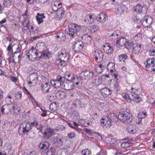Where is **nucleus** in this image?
Returning <instances> with one entry per match:
<instances>
[{
	"instance_id": "nucleus-20",
	"label": "nucleus",
	"mask_w": 155,
	"mask_h": 155,
	"mask_svg": "<svg viewBox=\"0 0 155 155\" xmlns=\"http://www.w3.org/2000/svg\"><path fill=\"white\" fill-rule=\"evenodd\" d=\"M77 77L75 76L73 74L66 73L65 74L64 78L67 81L71 82H73Z\"/></svg>"
},
{
	"instance_id": "nucleus-35",
	"label": "nucleus",
	"mask_w": 155,
	"mask_h": 155,
	"mask_svg": "<svg viewBox=\"0 0 155 155\" xmlns=\"http://www.w3.org/2000/svg\"><path fill=\"white\" fill-rule=\"evenodd\" d=\"M127 130L132 134L135 133L136 131L135 127L132 125H130L127 127Z\"/></svg>"
},
{
	"instance_id": "nucleus-13",
	"label": "nucleus",
	"mask_w": 155,
	"mask_h": 155,
	"mask_svg": "<svg viewBox=\"0 0 155 155\" xmlns=\"http://www.w3.org/2000/svg\"><path fill=\"white\" fill-rule=\"evenodd\" d=\"M94 75V73L92 71L86 70L82 71L81 73V78H84L85 79H90L92 78Z\"/></svg>"
},
{
	"instance_id": "nucleus-37",
	"label": "nucleus",
	"mask_w": 155,
	"mask_h": 155,
	"mask_svg": "<svg viewBox=\"0 0 155 155\" xmlns=\"http://www.w3.org/2000/svg\"><path fill=\"white\" fill-rule=\"evenodd\" d=\"M45 18L43 14L39 15L38 14V16L36 17V19L38 24H40L43 21V18Z\"/></svg>"
},
{
	"instance_id": "nucleus-11",
	"label": "nucleus",
	"mask_w": 155,
	"mask_h": 155,
	"mask_svg": "<svg viewBox=\"0 0 155 155\" xmlns=\"http://www.w3.org/2000/svg\"><path fill=\"white\" fill-rule=\"evenodd\" d=\"M58 55L59 59L65 62L67 61L69 59L68 54L64 50H62L59 52Z\"/></svg>"
},
{
	"instance_id": "nucleus-41",
	"label": "nucleus",
	"mask_w": 155,
	"mask_h": 155,
	"mask_svg": "<svg viewBox=\"0 0 155 155\" xmlns=\"http://www.w3.org/2000/svg\"><path fill=\"white\" fill-rule=\"evenodd\" d=\"M133 145L132 143L124 142L121 143V146L122 148H127L130 146H131Z\"/></svg>"
},
{
	"instance_id": "nucleus-27",
	"label": "nucleus",
	"mask_w": 155,
	"mask_h": 155,
	"mask_svg": "<svg viewBox=\"0 0 155 155\" xmlns=\"http://www.w3.org/2000/svg\"><path fill=\"white\" fill-rule=\"evenodd\" d=\"M83 41L85 44H90L91 43V38L88 34L84 35L82 37Z\"/></svg>"
},
{
	"instance_id": "nucleus-53",
	"label": "nucleus",
	"mask_w": 155,
	"mask_h": 155,
	"mask_svg": "<svg viewBox=\"0 0 155 155\" xmlns=\"http://www.w3.org/2000/svg\"><path fill=\"white\" fill-rule=\"evenodd\" d=\"M73 115L74 116V117L75 119H78L80 117V115L76 111H74L73 112Z\"/></svg>"
},
{
	"instance_id": "nucleus-63",
	"label": "nucleus",
	"mask_w": 155,
	"mask_h": 155,
	"mask_svg": "<svg viewBox=\"0 0 155 155\" xmlns=\"http://www.w3.org/2000/svg\"><path fill=\"white\" fill-rule=\"evenodd\" d=\"M63 33H58L56 35V37L58 38H60L61 39L63 36Z\"/></svg>"
},
{
	"instance_id": "nucleus-16",
	"label": "nucleus",
	"mask_w": 155,
	"mask_h": 155,
	"mask_svg": "<svg viewBox=\"0 0 155 155\" xmlns=\"http://www.w3.org/2000/svg\"><path fill=\"white\" fill-rule=\"evenodd\" d=\"M103 49L104 52L108 54H111L113 52V49L111 45L108 43H105L103 45Z\"/></svg>"
},
{
	"instance_id": "nucleus-54",
	"label": "nucleus",
	"mask_w": 155,
	"mask_h": 155,
	"mask_svg": "<svg viewBox=\"0 0 155 155\" xmlns=\"http://www.w3.org/2000/svg\"><path fill=\"white\" fill-rule=\"evenodd\" d=\"M54 150V149L53 148H50L46 152V155H53Z\"/></svg>"
},
{
	"instance_id": "nucleus-47",
	"label": "nucleus",
	"mask_w": 155,
	"mask_h": 155,
	"mask_svg": "<svg viewBox=\"0 0 155 155\" xmlns=\"http://www.w3.org/2000/svg\"><path fill=\"white\" fill-rule=\"evenodd\" d=\"M81 152L83 155H89L91 153V152L90 150L86 149L83 150Z\"/></svg>"
},
{
	"instance_id": "nucleus-52",
	"label": "nucleus",
	"mask_w": 155,
	"mask_h": 155,
	"mask_svg": "<svg viewBox=\"0 0 155 155\" xmlns=\"http://www.w3.org/2000/svg\"><path fill=\"white\" fill-rule=\"evenodd\" d=\"M12 47L14 48L16 50V51H15L14 52V54L19 53L20 51V50L18 45H13L12 46Z\"/></svg>"
},
{
	"instance_id": "nucleus-15",
	"label": "nucleus",
	"mask_w": 155,
	"mask_h": 155,
	"mask_svg": "<svg viewBox=\"0 0 155 155\" xmlns=\"http://www.w3.org/2000/svg\"><path fill=\"white\" fill-rule=\"evenodd\" d=\"M107 19V17L105 13H101L97 16V21L98 23L102 24Z\"/></svg>"
},
{
	"instance_id": "nucleus-18",
	"label": "nucleus",
	"mask_w": 155,
	"mask_h": 155,
	"mask_svg": "<svg viewBox=\"0 0 155 155\" xmlns=\"http://www.w3.org/2000/svg\"><path fill=\"white\" fill-rule=\"evenodd\" d=\"M129 99L130 100H132L135 103H138L140 102L141 100V98L140 97L133 93H130Z\"/></svg>"
},
{
	"instance_id": "nucleus-4",
	"label": "nucleus",
	"mask_w": 155,
	"mask_h": 155,
	"mask_svg": "<svg viewBox=\"0 0 155 155\" xmlns=\"http://www.w3.org/2000/svg\"><path fill=\"white\" fill-rule=\"evenodd\" d=\"M64 81V77L60 75H58L55 79H51L50 81V84L52 86L56 88H58L62 86V84Z\"/></svg>"
},
{
	"instance_id": "nucleus-2",
	"label": "nucleus",
	"mask_w": 155,
	"mask_h": 155,
	"mask_svg": "<svg viewBox=\"0 0 155 155\" xmlns=\"http://www.w3.org/2000/svg\"><path fill=\"white\" fill-rule=\"evenodd\" d=\"M118 117L120 120L124 123H129L132 121V116L129 113L126 111L120 112Z\"/></svg>"
},
{
	"instance_id": "nucleus-34",
	"label": "nucleus",
	"mask_w": 155,
	"mask_h": 155,
	"mask_svg": "<svg viewBox=\"0 0 155 155\" xmlns=\"http://www.w3.org/2000/svg\"><path fill=\"white\" fill-rule=\"evenodd\" d=\"M93 83L95 85H98L101 84V81L100 78L98 76H96L92 81Z\"/></svg>"
},
{
	"instance_id": "nucleus-14",
	"label": "nucleus",
	"mask_w": 155,
	"mask_h": 155,
	"mask_svg": "<svg viewBox=\"0 0 155 155\" xmlns=\"http://www.w3.org/2000/svg\"><path fill=\"white\" fill-rule=\"evenodd\" d=\"M153 19L150 16H145L143 19L142 24L144 27H147L149 26L152 22Z\"/></svg>"
},
{
	"instance_id": "nucleus-57",
	"label": "nucleus",
	"mask_w": 155,
	"mask_h": 155,
	"mask_svg": "<svg viewBox=\"0 0 155 155\" xmlns=\"http://www.w3.org/2000/svg\"><path fill=\"white\" fill-rule=\"evenodd\" d=\"M122 96L125 99H126L128 98H129V97L130 95V93L128 95L126 93H123L122 94Z\"/></svg>"
},
{
	"instance_id": "nucleus-31",
	"label": "nucleus",
	"mask_w": 155,
	"mask_h": 155,
	"mask_svg": "<svg viewBox=\"0 0 155 155\" xmlns=\"http://www.w3.org/2000/svg\"><path fill=\"white\" fill-rule=\"evenodd\" d=\"M98 107L101 110H104V111H106L108 110V106L103 103H101Z\"/></svg>"
},
{
	"instance_id": "nucleus-6",
	"label": "nucleus",
	"mask_w": 155,
	"mask_h": 155,
	"mask_svg": "<svg viewBox=\"0 0 155 155\" xmlns=\"http://www.w3.org/2000/svg\"><path fill=\"white\" fill-rule=\"evenodd\" d=\"M28 121L22 123L18 128V131L19 134H25L27 133L31 129Z\"/></svg>"
},
{
	"instance_id": "nucleus-38",
	"label": "nucleus",
	"mask_w": 155,
	"mask_h": 155,
	"mask_svg": "<svg viewBox=\"0 0 155 155\" xmlns=\"http://www.w3.org/2000/svg\"><path fill=\"white\" fill-rule=\"evenodd\" d=\"M65 93L62 91H59L56 94V96L59 97V99H64L65 97Z\"/></svg>"
},
{
	"instance_id": "nucleus-59",
	"label": "nucleus",
	"mask_w": 155,
	"mask_h": 155,
	"mask_svg": "<svg viewBox=\"0 0 155 155\" xmlns=\"http://www.w3.org/2000/svg\"><path fill=\"white\" fill-rule=\"evenodd\" d=\"M7 49L8 51V53H14L13 52L12 48L11 47V45H9L8 46Z\"/></svg>"
},
{
	"instance_id": "nucleus-32",
	"label": "nucleus",
	"mask_w": 155,
	"mask_h": 155,
	"mask_svg": "<svg viewBox=\"0 0 155 155\" xmlns=\"http://www.w3.org/2000/svg\"><path fill=\"white\" fill-rule=\"evenodd\" d=\"M134 44L135 43H133L130 41H127L125 46L127 49L132 50Z\"/></svg>"
},
{
	"instance_id": "nucleus-62",
	"label": "nucleus",
	"mask_w": 155,
	"mask_h": 155,
	"mask_svg": "<svg viewBox=\"0 0 155 155\" xmlns=\"http://www.w3.org/2000/svg\"><path fill=\"white\" fill-rule=\"evenodd\" d=\"M149 54L150 55L153 56L155 55V49H153L150 51Z\"/></svg>"
},
{
	"instance_id": "nucleus-5",
	"label": "nucleus",
	"mask_w": 155,
	"mask_h": 155,
	"mask_svg": "<svg viewBox=\"0 0 155 155\" xmlns=\"http://www.w3.org/2000/svg\"><path fill=\"white\" fill-rule=\"evenodd\" d=\"M147 9V6L143 4H137L134 8V10L137 14L141 15L145 14Z\"/></svg>"
},
{
	"instance_id": "nucleus-3",
	"label": "nucleus",
	"mask_w": 155,
	"mask_h": 155,
	"mask_svg": "<svg viewBox=\"0 0 155 155\" xmlns=\"http://www.w3.org/2000/svg\"><path fill=\"white\" fill-rule=\"evenodd\" d=\"M68 28L69 35L72 38H74L77 35V32L81 29V26L76 24H71L68 25Z\"/></svg>"
},
{
	"instance_id": "nucleus-46",
	"label": "nucleus",
	"mask_w": 155,
	"mask_h": 155,
	"mask_svg": "<svg viewBox=\"0 0 155 155\" xmlns=\"http://www.w3.org/2000/svg\"><path fill=\"white\" fill-rule=\"evenodd\" d=\"M55 63L59 66H64L65 65V62L60 59L56 60Z\"/></svg>"
},
{
	"instance_id": "nucleus-36",
	"label": "nucleus",
	"mask_w": 155,
	"mask_h": 155,
	"mask_svg": "<svg viewBox=\"0 0 155 155\" xmlns=\"http://www.w3.org/2000/svg\"><path fill=\"white\" fill-rule=\"evenodd\" d=\"M20 110V109L18 108L17 105H15L12 107L11 112H13L14 114H17L19 113Z\"/></svg>"
},
{
	"instance_id": "nucleus-21",
	"label": "nucleus",
	"mask_w": 155,
	"mask_h": 155,
	"mask_svg": "<svg viewBox=\"0 0 155 155\" xmlns=\"http://www.w3.org/2000/svg\"><path fill=\"white\" fill-rule=\"evenodd\" d=\"M53 130L50 129H46L43 133V135L45 138L47 139L50 138L53 134Z\"/></svg>"
},
{
	"instance_id": "nucleus-7",
	"label": "nucleus",
	"mask_w": 155,
	"mask_h": 155,
	"mask_svg": "<svg viewBox=\"0 0 155 155\" xmlns=\"http://www.w3.org/2000/svg\"><path fill=\"white\" fill-rule=\"evenodd\" d=\"M145 64L147 70L150 71H155V58L147 59Z\"/></svg>"
},
{
	"instance_id": "nucleus-44",
	"label": "nucleus",
	"mask_w": 155,
	"mask_h": 155,
	"mask_svg": "<svg viewBox=\"0 0 155 155\" xmlns=\"http://www.w3.org/2000/svg\"><path fill=\"white\" fill-rule=\"evenodd\" d=\"M31 129L33 127H37L38 125V123L36 120L32 122L28 121Z\"/></svg>"
},
{
	"instance_id": "nucleus-48",
	"label": "nucleus",
	"mask_w": 155,
	"mask_h": 155,
	"mask_svg": "<svg viewBox=\"0 0 155 155\" xmlns=\"http://www.w3.org/2000/svg\"><path fill=\"white\" fill-rule=\"evenodd\" d=\"M74 44L76 45L77 47H78L79 49L81 50L83 49V44L81 42L76 41L74 43Z\"/></svg>"
},
{
	"instance_id": "nucleus-10",
	"label": "nucleus",
	"mask_w": 155,
	"mask_h": 155,
	"mask_svg": "<svg viewBox=\"0 0 155 155\" xmlns=\"http://www.w3.org/2000/svg\"><path fill=\"white\" fill-rule=\"evenodd\" d=\"M112 124V123L110 122L107 117L104 118H102L101 120V126L104 128H110Z\"/></svg>"
},
{
	"instance_id": "nucleus-43",
	"label": "nucleus",
	"mask_w": 155,
	"mask_h": 155,
	"mask_svg": "<svg viewBox=\"0 0 155 155\" xmlns=\"http://www.w3.org/2000/svg\"><path fill=\"white\" fill-rule=\"evenodd\" d=\"M104 69V66L102 64H100L99 65L98 67H97L96 71L97 73L100 74L103 71Z\"/></svg>"
},
{
	"instance_id": "nucleus-58",
	"label": "nucleus",
	"mask_w": 155,
	"mask_h": 155,
	"mask_svg": "<svg viewBox=\"0 0 155 155\" xmlns=\"http://www.w3.org/2000/svg\"><path fill=\"white\" fill-rule=\"evenodd\" d=\"M91 124L92 123L90 121L85 119L84 127H87L89 125H91Z\"/></svg>"
},
{
	"instance_id": "nucleus-45",
	"label": "nucleus",
	"mask_w": 155,
	"mask_h": 155,
	"mask_svg": "<svg viewBox=\"0 0 155 155\" xmlns=\"http://www.w3.org/2000/svg\"><path fill=\"white\" fill-rule=\"evenodd\" d=\"M81 79L77 77L75 78V80L73 82V84H74H74H75L77 85H79V84H80V85H81Z\"/></svg>"
},
{
	"instance_id": "nucleus-60",
	"label": "nucleus",
	"mask_w": 155,
	"mask_h": 155,
	"mask_svg": "<svg viewBox=\"0 0 155 155\" xmlns=\"http://www.w3.org/2000/svg\"><path fill=\"white\" fill-rule=\"evenodd\" d=\"M114 88L116 91H117L120 90V87L117 83H116V84H114Z\"/></svg>"
},
{
	"instance_id": "nucleus-56",
	"label": "nucleus",
	"mask_w": 155,
	"mask_h": 155,
	"mask_svg": "<svg viewBox=\"0 0 155 155\" xmlns=\"http://www.w3.org/2000/svg\"><path fill=\"white\" fill-rule=\"evenodd\" d=\"M78 122L81 125L84 126L85 119H80L79 120H78Z\"/></svg>"
},
{
	"instance_id": "nucleus-50",
	"label": "nucleus",
	"mask_w": 155,
	"mask_h": 155,
	"mask_svg": "<svg viewBox=\"0 0 155 155\" xmlns=\"http://www.w3.org/2000/svg\"><path fill=\"white\" fill-rule=\"evenodd\" d=\"M49 147V144L47 142H45L42 144V146L41 147V149H46L48 148Z\"/></svg>"
},
{
	"instance_id": "nucleus-22",
	"label": "nucleus",
	"mask_w": 155,
	"mask_h": 155,
	"mask_svg": "<svg viewBox=\"0 0 155 155\" xmlns=\"http://www.w3.org/2000/svg\"><path fill=\"white\" fill-rule=\"evenodd\" d=\"M126 42V38L124 37H121L117 40L116 44L119 47H122L124 45L125 46Z\"/></svg>"
},
{
	"instance_id": "nucleus-30",
	"label": "nucleus",
	"mask_w": 155,
	"mask_h": 155,
	"mask_svg": "<svg viewBox=\"0 0 155 155\" xmlns=\"http://www.w3.org/2000/svg\"><path fill=\"white\" fill-rule=\"evenodd\" d=\"M147 116V113L145 110H141L137 114V117L140 119L144 118Z\"/></svg>"
},
{
	"instance_id": "nucleus-8",
	"label": "nucleus",
	"mask_w": 155,
	"mask_h": 155,
	"mask_svg": "<svg viewBox=\"0 0 155 155\" xmlns=\"http://www.w3.org/2000/svg\"><path fill=\"white\" fill-rule=\"evenodd\" d=\"M115 64L113 62H109L107 64V68L108 70L110 71L114 78V79L117 81L118 75V72L115 68Z\"/></svg>"
},
{
	"instance_id": "nucleus-64",
	"label": "nucleus",
	"mask_w": 155,
	"mask_h": 155,
	"mask_svg": "<svg viewBox=\"0 0 155 155\" xmlns=\"http://www.w3.org/2000/svg\"><path fill=\"white\" fill-rule=\"evenodd\" d=\"M10 79L13 82H16L17 81V79L16 77L13 76H11L10 77Z\"/></svg>"
},
{
	"instance_id": "nucleus-33",
	"label": "nucleus",
	"mask_w": 155,
	"mask_h": 155,
	"mask_svg": "<svg viewBox=\"0 0 155 155\" xmlns=\"http://www.w3.org/2000/svg\"><path fill=\"white\" fill-rule=\"evenodd\" d=\"M141 48V45L140 44L135 43L132 50H134L136 53H139Z\"/></svg>"
},
{
	"instance_id": "nucleus-28",
	"label": "nucleus",
	"mask_w": 155,
	"mask_h": 155,
	"mask_svg": "<svg viewBox=\"0 0 155 155\" xmlns=\"http://www.w3.org/2000/svg\"><path fill=\"white\" fill-rule=\"evenodd\" d=\"M107 117L111 122L113 121L116 122L118 120V119H119L116 114L114 113H111L109 114Z\"/></svg>"
},
{
	"instance_id": "nucleus-17",
	"label": "nucleus",
	"mask_w": 155,
	"mask_h": 155,
	"mask_svg": "<svg viewBox=\"0 0 155 155\" xmlns=\"http://www.w3.org/2000/svg\"><path fill=\"white\" fill-rule=\"evenodd\" d=\"M12 107L9 105L5 104L2 107L1 112L3 115H7L9 113L11 112Z\"/></svg>"
},
{
	"instance_id": "nucleus-24",
	"label": "nucleus",
	"mask_w": 155,
	"mask_h": 155,
	"mask_svg": "<svg viewBox=\"0 0 155 155\" xmlns=\"http://www.w3.org/2000/svg\"><path fill=\"white\" fill-rule=\"evenodd\" d=\"M125 6L122 5H119L115 8V12L117 14L122 15L124 13Z\"/></svg>"
},
{
	"instance_id": "nucleus-49",
	"label": "nucleus",
	"mask_w": 155,
	"mask_h": 155,
	"mask_svg": "<svg viewBox=\"0 0 155 155\" xmlns=\"http://www.w3.org/2000/svg\"><path fill=\"white\" fill-rule=\"evenodd\" d=\"M15 97L18 100H21L22 99V92L21 91L18 92L15 94Z\"/></svg>"
},
{
	"instance_id": "nucleus-12",
	"label": "nucleus",
	"mask_w": 155,
	"mask_h": 155,
	"mask_svg": "<svg viewBox=\"0 0 155 155\" xmlns=\"http://www.w3.org/2000/svg\"><path fill=\"white\" fill-rule=\"evenodd\" d=\"M97 20V16L94 13L91 14L87 15L86 19H85V22L89 24H92L94 23V21Z\"/></svg>"
},
{
	"instance_id": "nucleus-42",
	"label": "nucleus",
	"mask_w": 155,
	"mask_h": 155,
	"mask_svg": "<svg viewBox=\"0 0 155 155\" xmlns=\"http://www.w3.org/2000/svg\"><path fill=\"white\" fill-rule=\"evenodd\" d=\"M127 56L125 54H120L118 58L120 61L125 62V60L127 58Z\"/></svg>"
},
{
	"instance_id": "nucleus-19",
	"label": "nucleus",
	"mask_w": 155,
	"mask_h": 155,
	"mask_svg": "<svg viewBox=\"0 0 155 155\" xmlns=\"http://www.w3.org/2000/svg\"><path fill=\"white\" fill-rule=\"evenodd\" d=\"M30 81L28 82L29 86H31L32 85H31L32 84H33V85H35L38 80V77H37V74H31L30 76Z\"/></svg>"
},
{
	"instance_id": "nucleus-25",
	"label": "nucleus",
	"mask_w": 155,
	"mask_h": 155,
	"mask_svg": "<svg viewBox=\"0 0 155 155\" xmlns=\"http://www.w3.org/2000/svg\"><path fill=\"white\" fill-rule=\"evenodd\" d=\"M51 86L48 82L43 83L41 85V90L44 93H46L49 91Z\"/></svg>"
},
{
	"instance_id": "nucleus-40",
	"label": "nucleus",
	"mask_w": 155,
	"mask_h": 155,
	"mask_svg": "<svg viewBox=\"0 0 155 155\" xmlns=\"http://www.w3.org/2000/svg\"><path fill=\"white\" fill-rule=\"evenodd\" d=\"M3 4L5 7L9 8L12 4V0H4Z\"/></svg>"
},
{
	"instance_id": "nucleus-51",
	"label": "nucleus",
	"mask_w": 155,
	"mask_h": 155,
	"mask_svg": "<svg viewBox=\"0 0 155 155\" xmlns=\"http://www.w3.org/2000/svg\"><path fill=\"white\" fill-rule=\"evenodd\" d=\"M72 49H73L75 52H78L81 49H79L78 47H77L76 45L74 43L73 44L72 46Z\"/></svg>"
},
{
	"instance_id": "nucleus-61",
	"label": "nucleus",
	"mask_w": 155,
	"mask_h": 155,
	"mask_svg": "<svg viewBox=\"0 0 155 155\" xmlns=\"http://www.w3.org/2000/svg\"><path fill=\"white\" fill-rule=\"evenodd\" d=\"M68 135L69 138H72L75 136V134L74 132H71L69 133Z\"/></svg>"
},
{
	"instance_id": "nucleus-1",
	"label": "nucleus",
	"mask_w": 155,
	"mask_h": 155,
	"mask_svg": "<svg viewBox=\"0 0 155 155\" xmlns=\"http://www.w3.org/2000/svg\"><path fill=\"white\" fill-rule=\"evenodd\" d=\"M34 48V47L32 46L31 48L29 50L27 56L28 58L31 61H34L37 60L38 58H43L46 55L44 53H39Z\"/></svg>"
},
{
	"instance_id": "nucleus-39",
	"label": "nucleus",
	"mask_w": 155,
	"mask_h": 155,
	"mask_svg": "<svg viewBox=\"0 0 155 155\" xmlns=\"http://www.w3.org/2000/svg\"><path fill=\"white\" fill-rule=\"evenodd\" d=\"M63 140L59 138H55L54 141L57 143L58 146H61L63 143Z\"/></svg>"
},
{
	"instance_id": "nucleus-9",
	"label": "nucleus",
	"mask_w": 155,
	"mask_h": 155,
	"mask_svg": "<svg viewBox=\"0 0 155 155\" xmlns=\"http://www.w3.org/2000/svg\"><path fill=\"white\" fill-rule=\"evenodd\" d=\"M93 54L97 62H100L103 60L104 54L102 51L97 49L93 51Z\"/></svg>"
},
{
	"instance_id": "nucleus-55",
	"label": "nucleus",
	"mask_w": 155,
	"mask_h": 155,
	"mask_svg": "<svg viewBox=\"0 0 155 155\" xmlns=\"http://www.w3.org/2000/svg\"><path fill=\"white\" fill-rule=\"evenodd\" d=\"M142 35L140 33L137 34L134 37V39L136 41H139L142 38Z\"/></svg>"
},
{
	"instance_id": "nucleus-29",
	"label": "nucleus",
	"mask_w": 155,
	"mask_h": 155,
	"mask_svg": "<svg viewBox=\"0 0 155 155\" xmlns=\"http://www.w3.org/2000/svg\"><path fill=\"white\" fill-rule=\"evenodd\" d=\"M120 34V32L119 30L114 31L109 35L110 39L113 40H115L117 38Z\"/></svg>"
},
{
	"instance_id": "nucleus-26",
	"label": "nucleus",
	"mask_w": 155,
	"mask_h": 155,
	"mask_svg": "<svg viewBox=\"0 0 155 155\" xmlns=\"http://www.w3.org/2000/svg\"><path fill=\"white\" fill-rule=\"evenodd\" d=\"M61 87L65 90H71L74 88V84L72 83L69 84V83H64L62 84Z\"/></svg>"
},
{
	"instance_id": "nucleus-23",
	"label": "nucleus",
	"mask_w": 155,
	"mask_h": 155,
	"mask_svg": "<svg viewBox=\"0 0 155 155\" xmlns=\"http://www.w3.org/2000/svg\"><path fill=\"white\" fill-rule=\"evenodd\" d=\"M102 94L104 96H107L111 95L112 92V91L108 87H104L101 90Z\"/></svg>"
}]
</instances>
